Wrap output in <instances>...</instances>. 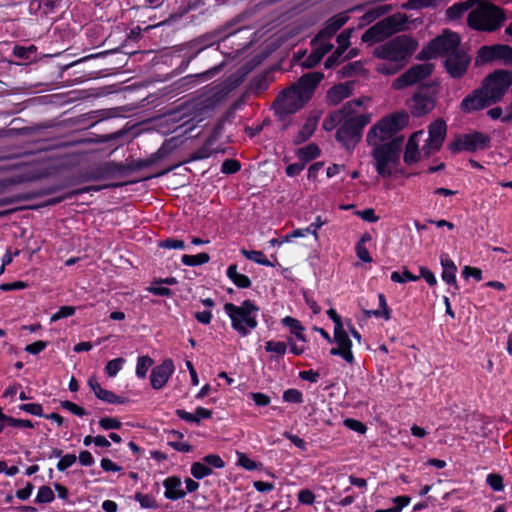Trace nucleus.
<instances>
[{"label": "nucleus", "instance_id": "nucleus-1", "mask_svg": "<svg viewBox=\"0 0 512 512\" xmlns=\"http://www.w3.org/2000/svg\"><path fill=\"white\" fill-rule=\"evenodd\" d=\"M365 98H358L348 101L337 112L335 118H338L339 127L336 131V140L348 151H352L360 142L364 127L371 122L370 113L358 114Z\"/></svg>", "mask_w": 512, "mask_h": 512}, {"label": "nucleus", "instance_id": "nucleus-2", "mask_svg": "<svg viewBox=\"0 0 512 512\" xmlns=\"http://www.w3.org/2000/svg\"><path fill=\"white\" fill-rule=\"evenodd\" d=\"M510 86L511 71L496 70L485 78L481 88L462 100L461 108L465 112H472L488 107L502 100Z\"/></svg>", "mask_w": 512, "mask_h": 512}, {"label": "nucleus", "instance_id": "nucleus-3", "mask_svg": "<svg viewBox=\"0 0 512 512\" xmlns=\"http://www.w3.org/2000/svg\"><path fill=\"white\" fill-rule=\"evenodd\" d=\"M323 79L320 72L303 75L297 83L284 90L276 99V113L284 117L301 109L311 98L316 86Z\"/></svg>", "mask_w": 512, "mask_h": 512}, {"label": "nucleus", "instance_id": "nucleus-4", "mask_svg": "<svg viewBox=\"0 0 512 512\" xmlns=\"http://www.w3.org/2000/svg\"><path fill=\"white\" fill-rule=\"evenodd\" d=\"M224 311L231 320V327L241 337L248 336L258 326L257 314L259 308L251 300H245L241 305L226 303Z\"/></svg>", "mask_w": 512, "mask_h": 512}, {"label": "nucleus", "instance_id": "nucleus-5", "mask_svg": "<svg viewBox=\"0 0 512 512\" xmlns=\"http://www.w3.org/2000/svg\"><path fill=\"white\" fill-rule=\"evenodd\" d=\"M407 122L408 115L406 113H395L384 117L368 131L366 136L368 145H383L392 141V137L403 129Z\"/></svg>", "mask_w": 512, "mask_h": 512}, {"label": "nucleus", "instance_id": "nucleus-6", "mask_svg": "<svg viewBox=\"0 0 512 512\" xmlns=\"http://www.w3.org/2000/svg\"><path fill=\"white\" fill-rule=\"evenodd\" d=\"M370 146L372 147L371 155L373 157L377 173L383 178L390 177L399 164V142L392 140L383 145L376 144Z\"/></svg>", "mask_w": 512, "mask_h": 512}, {"label": "nucleus", "instance_id": "nucleus-7", "mask_svg": "<svg viewBox=\"0 0 512 512\" xmlns=\"http://www.w3.org/2000/svg\"><path fill=\"white\" fill-rule=\"evenodd\" d=\"M468 24L477 30L493 31L504 21L502 11L493 4L481 3L468 14Z\"/></svg>", "mask_w": 512, "mask_h": 512}, {"label": "nucleus", "instance_id": "nucleus-8", "mask_svg": "<svg viewBox=\"0 0 512 512\" xmlns=\"http://www.w3.org/2000/svg\"><path fill=\"white\" fill-rule=\"evenodd\" d=\"M407 23V17L404 14L396 13L390 15L372 27H370L363 35L362 41L369 44L381 42L391 35L402 31Z\"/></svg>", "mask_w": 512, "mask_h": 512}, {"label": "nucleus", "instance_id": "nucleus-9", "mask_svg": "<svg viewBox=\"0 0 512 512\" xmlns=\"http://www.w3.org/2000/svg\"><path fill=\"white\" fill-rule=\"evenodd\" d=\"M416 50V43L408 36L401 35L377 47L374 54L386 61L402 62Z\"/></svg>", "mask_w": 512, "mask_h": 512}, {"label": "nucleus", "instance_id": "nucleus-10", "mask_svg": "<svg viewBox=\"0 0 512 512\" xmlns=\"http://www.w3.org/2000/svg\"><path fill=\"white\" fill-rule=\"evenodd\" d=\"M460 44V37L457 33L444 31L442 35L433 39L424 51L426 56L434 58L437 56H446L458 51Z\"/></svg>", "mask_w": 512, "mask_h": 512}, {"label": "nucleus", "instance_id": "nucleus-11", "mask_svg": "<svg viewBox=\"0 0 512 512\" xmlns=\"http://www.w3.org/2000/svg\"><path fill=\"white\" fill-rule=\"evenodd\" d=\"M490 137L481 132H473L459 137L454 143L449 145L451 152H459L461 150L474 152L483 150L489 146Z\"/></svg>", "mask_w": 512, "mask_h": 512}, {"label": "nucleus", "instance_id": "nucleus-12", "mask_svg": "<svg viewBox=\"0 0 512 512\" xmlns=\"http://www.w3.org/2000/svg\"><path fill=\"white\" fill-rule=\"evenodd\" d=\"M433 71V65L429 63H422L418 65L412 66L401 76L396 78L393 82V88L400 90L405 87L414 85L428 76L431 75Z\"/></svg>", "mask_w": 512, "mask_h": 512}, {"label": "nucleus", "instance_id": "nucleus-13", "mask_svg": "<svg viewBox=\"0 0 512 512\" xmlns=\"http://www.w3.org/2000/svg\"><path fill=\"white\" fill-rule=\"evenodd\" d=\"M481 62L500 61L505 65H512V48L508 45L483 46L478 52Z\"/></svg>", "mask_w": 512, "mask_h": 512}, {"label": "nucleus", "instance_id": "nucleus-14", "mask_svg": "<svg viewBox=\"0 0 512 512\" xmlns=\"http://www.w3.org/2000/svg\"><path fill=\"white\" fill-rule=\"evenodd\" d=\"M447 131L446 123L443 120H436L429 125V135L423 146L424 154L431 155L442 146Z\"/></svg>", "mask_w": 512, "mask_h": 512}, {"label": "nucleus", "instance_id": "nucleus-15", "mask_svg": "<svg viewBox=\"0 0 512 512\" xmlns=\"http://www.w3.org/2000/svg\"><path fill=\"white\" fill-rule=\"evenodd\" d=\"M469 63V55L464 50L459 49L448 55L445 60V67L453 78H460L466 73Z\"/></svg>", "mask_w": 512, "mask_h": 512}, {"label": "nucleus", "instance_id": "nucleus-16", "mask_svg": "<svg viewBox=\"0 0 512 512\" xmlns=\"http://www.w3.org/2000/svg\"><path fill=\"white\" fill-rule=\"evenodd\" d=\"M174 372V364L171 359L164 360L160 365L154 367L151 371V386L159 390L165 386L170 376Z\"/></svg>", "mask_w": 512, "mask_h": 512}, {"label": "nucleus", "instance_id": "nucleus-17", "mask_svg": "<svg viewBox=\"0 0 512 512\" xmlns=\"http://www.w3.org/2000/svg\"><path fill=\"white\" fill-rule=\"evenodd\" d=\"M353 29H345L337 36V49L326 59L325 68H332L342 61V56L347 48L350 46V38Z\"/></svg>", "mask_w": 512, "mask_h": 512}, {"label": "nucleus", "instance_id": "nucleus-18", "mask_svg": "<svg viewBox=\"0 0 512 512\" xmlns=\"http://www.w3.org/2000/svg\"><path fill=\"white\" fill-rule=\"evenodd\" d=\"M440 264L442 266V280L453 287L449 292L455 295L459 291V286L456 281L457 266L446 253L440 255Z\"/></svg>", "mask_w": 512, "mask_h": 512}, {"label": "nucleus", "instance_id": "nucleus-19", "mask_svg": "<svg viewBox=\"0 0 512 512\" xmlns=\"http://www.w3.org/2000/svg\"><path fill=\"white\" fill-rule=\"evenodd\" d=\"M90 389L94 392L95 396L109 404H124L126 400L123 397L117 396L112 391L106 390L101 387L95 377H90L88 380Z\"/></svg>", "mask_w": 512, "mask_h": 512}, {"label": "nucleus", "instance_id": "nucleus-20", "mask_svg": "<svg viewBox=\"0 0 512 512\" xmlns=\"http://www.w3.org/2000/svg\"><path fill=\"white\" fill-rule=\"evenodd\" d=\"M434 105V99L431 96L418 92L412 98V113L415 116L425 115L434 108Z\"/></svg>", "mask_w": 512, "mask_h": 512}, {"label": "nucleus", "instance_id": "nucleus-21", "mask_svg": "<svg viewBox=\"0 0 512 512\" xmlns=\"http://www.w3.org/2000/svg\"><path fill=\"white\" fill-rule=\"evenodd\" d=\"M352 83H340L333 86L327 92V101L331 105H337L352 94Z\"/></svg>", "mask_w": 512, "mask_h": 512}, {"label": "nucleus", "instance_id": "nucleus-22", "mask_svg": "<svg viewBox=\"0 0 512 512\" xmlns=\"http://www.w3.org/2000/svg\"><path fill=\"white\" fill-rule=\"evenodd\" d=\"M165 497L170 500L182 499L186 495V491L182 489L180 478L172 476L164 480Z\"/></svg>", "mask_w": 512, "mask_h": 512}, {"label": "nucleus", "instance_id": "nucleus-23", "mask_svg": "<svg viewBox=\"0 0 512 512\" xmlns=\"http://www.w3.org/2000/svg\"><path fill=\"white\" fill-rule=\"evenodd\" d=\"M349 17L344 14H338L330 18L326 24L325 27L319 31L320 38H329L331 39L334 34L348 21Z\"/></svg>", "mask_w": 512, "mask_h": 512}, {"label": "nucleus", "instance_id": "nucleus-24", "mask_svg": "<svg viewBox=\"0 0 512 512\" xmlns=\"http://www.w3.org/2000/svg\"><path fill=\"white\" fill-rule=\"evenodd\" d=\"M320 116L319 115H311L307 118L305 123L303 124L301 130L294 138L293 142L296 145H299L305 141H307L315 132L318 121Z\"/></svg>", "mask_w": 512, "mask_h": 512}, {"label": "nucleus", "instance_id": "nucleus-25", "mask_svg": "<svg viewBox=\"0 0 512 512\" xmlns=\"http://www.w3.org/2000/svg\"><path fill=\"white\" fill-rule=\"evenodd\" d=\"M424 135L423 131L414 133L408 140L404 153V161L407 164L414 163L419 158L418 140Z\"/></svg>", "mask_w": 512, "mask_h": 512}, {"label": "nucleus", "instance_id": "nucleus-26", "mask_svg": "<svg viewBox=\"0 0 512 512\" xmlns=\"http://www.w3.org/2000/svg\"><path fill=\"white\" fill-rule=\"evenodd\" d=\"M227 277L239 288H248L251 281L248 276L237 271V266L232 264L227 268Z\"/></svg>", "mask_w": 512, "mask_h": 512}, {"label": "nucleus", "instance_id": "nucleus-27", "mask_svg": "<svg viewBox=\"0 0 512 512\" xmlns=\"http://www.w3.org/2000/svg\"><path fill=\"white\" fill-rule=\"evenodd\" d=\"M319 155H320V149L314 143H310L309 145L299 148L296 151V156L305 165L307 162L316 159Z\"/></svg>", "mask_w": 512, "mask_h": 512}, {"label": "nucleus", "instance_id": "nucleus-28", "mask_svg": "<svg viewBox=\"0 0 512 512\" xmlns=\"http://www.w3.org/2000/svg\"><path fill=\"white\" fill-rule=\"evenodd\" d=\"M378 300H379V308L376 310H364V314L367 317L375 316V317H382L385 320H389L391 318V310L389 309L386 298L384 294L380 293L378 294Z\"/></svg>", "mask_w": 512, "mask_h": 512}, {"label": "nucleus", "instance_id": "nucleus-29", "mask_svg": "<svg viewBox=\"0 0 512 512\" xmlns=\"http://www.w3.org/2000/svg\"><path fill=\"white\" fill-rule=\"evenodd\" d=\"M324 225V222L321 220V217H317L314 222H312L309 226H306L304 229L294 230L289 236L286 237L284 241H288L290 237H304L307 234H313L317 236L318 230Z\"/></svg>", "mask_w": 512, "mask_h": 512}, {"label": "nucleus", "instance_id": "nucleus-30", "mask_svg": "<svg viewBox=\"0 0 512 512\" xmlns=\"http://www.w3.org/2000/svg\"><path fill=\"white\" fill-rule=\"evenodd\" d=\"M241 253L245 256L246 259L257 264L268 267L274 266V264L266 258L262 251L242 249Z\"/></svg>", "mask_w": 512, "mask_h": 512}, {"label": "nucleus", "instance_id": "nucleus-31", "mask_svg": "<svg viewBox=\"0 0 512 512\" xmlns=\"http://www.w3.org/2000/svg\"><path fill=\"white\" fill-rule=\"evenodd\" d=\"M312 48H314L318 53H320L323 57L325 54L330 52L333 48V44L330 42L329 38H320V33H318L311 41Z\"/></svg>", "mask_w": 512, "mask_h": 512}, {"label": "nucleus", "instance_id": "nucleus-32", "mask_svg": "<svg viewBox=\"0 0 512 512\" xmlns=\"http://www.w3.org/2000/svg\"><path fill=\"white\" fill-rule=\"evenodd\" d=\"M210 260V257L207 253H199L197 255H188L184 254L181 257V262L186 266H198L205 263H208Z\"/></svg>", "mask_w": 512, "mask_h": 512}, {"label": "nucleus", "instance_id": "nucleus-33", "mask_svg": "<svg viewBox=\"0 0 512 512\" xmlns=\"http://www.w3.org/2000/svg\"><path fill=\"white\" fill-rule=\"evenodd\" d=\"M388 12V9L385 6H378L374 7L370 10H368L362 17H361V25H367L375 21L380 16L384 15Z\"/></svg>", "mask_w": 512, "mask_h": 512}, {"label": "nucleus", "instance_id": "nucleus-34", "mask_svg": "<svg viewBox=\"0 0 512 512\" xmlns=\"http://www.w3.org/2000/svg\"><path fill=\"white\" fill-rule=\"evenodd\" d=\"M282 323L285 326L289 327L291 333H293L298 339L302 341L305 340L303 335L304 328L297 319L290 316H286L285 318H283Z\"/></svg>", "mask_w": 512, "mask_h": 512}, {"label": "nucleus", "instance_id": "nucleus-35", "mask_svg": "<svg viewBox=\"0 0 512 512\" xmlns=\"http://www.w3.org/2000/svg\"><path fill=\"white\" fill-rule=\"evenodd\" d=\"M153 365V360L149 356H140L137 359L136 365V376L138 378L144 379L147 375L149 368Z\"/></svg>", "mask_w": 512, "mask_h": 512}, {"label": "nucleus", "instance_id": "nucleus-36", "mask_svg": "<svg viewBox=\"0 0 512 512\" xmlns=\"http://www.w3.org/2000/svg\"><path fill=\"white\" fill-rule=\"evenodd\" d=\"M334 340L338 346L351 350L352 342L343 326L334 329Z\"/></svg>", "mask_w": 512, "mask_h": 512}, {"label": "nucleus", "instance_id": "nucleus-37", "mask_svg": "<svg viewBox=\"0 0 512 512\" xmlns=\"http://www.w3.org/2000/svg\"><path fill=\"white\" fill-rule=\"evenodd\" d=\"M191 474L196 479H203L212 474V468L208 467L204 462H195L191 466Z\"/></svg>", "mask_w": 512, "mask_h": 512}, {"label": "nucleus", "instance_id": "nucleus-38", "mask_svg": "<svg viewBox=\"0 0 512 512\" xmlns=\"http://www.w3.org/2000/svg\"><path fill=\"white\" fill-rule=\"evenodd\" d=\"M125 360L123 358H116L110 360L105 366V372L109 377H115L122 369Z\"/></svg>", "mask_w": 512, "mask_h": 512}, {"label": "nucleus", "instance_id": "nucleus-39", "mask_svg": "<svg viewBox=\"0 0 512 512\" xmlns=\"http://www.w3.org/2000/svg\"><path fill=\"white\" fill-rule=\"evenodd\" d=\"M418 279H419L418 276L413 275L406 268L403 270L402 273L394 271L391 274V280L395 283H405L407 281H417Z\"/></svg>", "mask_w": 512, "mask_h": 512}, {"label": "nucleus", "instance_id": "nucleus-40", "mask_svg": "<svg viewBox=\"0 0 512 512\" xmlns=\"http://www.w3.org/2000/svg\"><path fill=\"white\" fill-rule=\"evenodd\" d=\"M54 500V492L48 486H41L38 490L35 501L37 503H50Z\"/></svg>", "mask_w": 512, "mask_h": 512}, {"label": "nucleus", "instance_id": "nucleus-41", "mask_svg": "<svg viewBox=\"0 0 512 512\" xmlns=\"http://www.w3.org/2000/svg\"><path fill=\"white\" fill-rule=\"evenodd\" d=\"M135 500L139 502L142 508L155 509L157 508V502L153 496L148 494L136 493Z\"/></svg>", "mask_w": 512, "mask_h": 512}, {"label": "nucleus", "instance_id": "nucleus-42", "mask_svg": "<svg viewBox=\"0 0 512 512\" xmlns=\"http://www.w3.org/2000/svg\"><path fill=\"white\" fill-rule=\"evenodd\" d=\"M265 350L267 352H272L277 355H284L286 353L287 346L285 342L270 340L266 342Z\"/></svg>", "mask_w": 512, "mask_h": 512}, {"label": "nucleus", "instance_id": "nucleus-43", "mask_svg": "<svg viewBox=\"0 0 512 512\" xmlns=\"http://www.w3.org/2000/svg\"><path fill=\"white\" fill-rule=\"evenodd\" d=\"M36 52V47L34 45H30L28 47L24 46H15L13 49V54L20 59L29 60L31 55Z\"/></svg>", "mask_w": 512, "mask_h": 512}, {"label": "nucleus", "instance_id": "nucleus-44", "mask_svg": "<svg viewBox=\"0 0 512 512\" xmlns=\"http://www.w3.org/2000/svg\"><path fill=\"white\" fill-rule=\"evenodd\" d=\"M399 66L400 65L398 62L387 61V62L379 63L377 65L376 69L381 74L390 75V74L396 73Z\"/></svg>", "mask_w": 512, "mask_h": 512}, {"label": "nucleus", "instance_id": "nucleus-45", "mask_svg": "<svg viewBox=\"0 0 512 512\" xmlns=\"http://www.w3.org/2000/svg\"><path fill=\"white\" fill-rule=\"evenodd\" d=\"M75 313V308L72 307V306H62L59 308V310L54 313L51 318H50V321L51 322H56L62 318H66V317H70L72 315H74Z\"/></svg>", "mask_w": 512, "mask_h": 512}, {"label": "nucleus", "instance_id": "nucleus-46", "mask_svg": "<svg viewBox=\"0 0 512 512\" xmlns=\"http://www.w3.org/2000/svg\"><path fill=\"white\" fill-rule=\"evenodd\" d=\"M241 166L237 160L226 159L221 166V172L225 174H233L240 170Z\"/></svg>", "mask_w": 512, "mask_h": 512}, {"label": "nucleus", "instance_id": "nucleus-47", "mask_svg": "<svg viewBox=\"0 0 512 512\" xmlns=\"http://www.w3.org/2000/svg\"><path fill=\"white\" fill-rule=\"evenodd\" d=\"M283 400L289 403H301L303 400L302 393L297 389H288L283 393Z\"/></svg>", "mask_w": 512, "mask_h": 512}, {"label": "nucleus", "instance_id": "nucleus-48", "mask_svg": "<svg viewBox=\"0 0 512 512\" xmlns=\"http://www.w3.org/2000/svg\"><path fill=\"white\" fill-rule=\"evenodd\" d=\"M203 462L208 467H214V468H218V469L223 468L225 466V462L222 460V458L219 455H216V454L206 455L203 458Z\"/></svg>", "mask_w": 512, "mask_h": 512}, {"label": "nucleus", "instance_id": "nucleus-49", "mask_svg": "<svg viewBox=\"0 0 512 512\" xmlns=\"http://www.w3.org/2000/svg\"><path fill=\"white\" fill-rule=\"evenodd\" d=\"M486 481L494 491H502L504 488L503 478L499 474H488Z\"/></svg>", "mask_w": 512, "mask_h": 512}, {"label": "nucleus", "instance_id": "nucleus-50", "mask_svg": "<svg viewBox=\"0 0 512 512\" xmlns=\"http://www.w3.org/2000/svg\"><path fill=\"white\" fill-rule=\"evenodd\" d=\"M343 424L347 428H349L350 430H353V431L358 432L360 434H364L366 432V430H367L366 426L362 422H360V421H358L356 419L346 418L343 421Z\"/></svg>", "mask_w": 512, "mask_h": 512}, {"label": "nucleus", "instance_id": "nucleus-51", "mask_svg": "<svg viewBox=\"0 0 512 512\" xmlns=\"http://www.w3.org/2000/svg\"><path fill=\"white\" fill-rule=\"evenodd\" d=\"M19 409L31 415L43 416L42 406L38 403H27L19 406Z\"/></svg>", "mask_w": 512, "mask_h": 512}, {"label": "nucleus", "instance_id": "nucleus-52", "mask_svg": "<svg viewBox=\"0 0 512 512\" xmlns=\"http://www.w3.org/2000/svg\"><path fill=\"white\" fill-rule=\"evenodd\" d=\"M355 214L362 220L369 223H375L379 220V217L375 214V211L372 208L356 211Z\"/></svg>", "mask_w": 512, "mask_h": 512}, {"label": "nucleus", "instance_id": "nucleus-53", "mask_svg": "<svg viewBox=\"0 0 512 512\" xmlns=\"http://www.w3.org/2000/svg\"><path fill=\"white\" fill-rule=\"evenodd\" d=\"M99 425L104 430L120 429L122 423L117 418L104 417L99 420Z\"/></svg>", "mask_w": 512, "mask_h": 512}, {"label": "nucleus", "instance_id": "nucleus-54", "mask_svg": "<svg viewBox=\"0 0 512 512\" xmlns=\"http://www.w3.org/2000/svg\"><path fill=\"white\" fill-rule=\"evenodd\" d=\"M77 460V457L74 454H66L61 457L59 462L57 463V469L59 471H65L67 468L71 467Z\"/></svg>", "mask_w": 512, "mask_h": 512}, {"label": "nucleus", "instance_id": "nucleus-55", "mask_svg": "<svg viewBox=\"0 0 512 512\" xmlns=\"http://www.w3.org/2000/svg\"><path fill=\"white\" fill-rule=\"evenodd\" d=\"M332 355L341 356L346 362L352 363L354 361L353 353L350 349H345L343 347H335L330 350Z\"/></svg>", "mask_w": 512, "mask_h": 512}, {"label": "nucleus", "instance_id": "nucleus-56", "mask_svg": "<svg viewBox=\"0 0 512 512\" xmlns=\"http://www.w3.org/2000/svg\"><path fill=\"white\" fill-rule=\"evenodd\" d=\"M147 290L155 295L159 296H170L171 290L165 286H163L160 281H156L154 284H152L150 287L147 288Z\"/></svg>", "mask_w": 512, "mask_h": 512}, {"label": "nucleus", "instance_id": "nucleus-57", "mask_svg": "<svg viewBox=\"0 0 512 512\" xmlns=\"http://www.w3.org/2000/svg\"><path fill=\"white\" fill-rule=\"evenodd\" d=\"M61 407L63 409H66V410L70 411L71 413H73V414H75L77 416H80V417L86 415V411H85L84 408H82V407H80V406L76 405L75 403H73L71 401H68V400L62 401L61 402Z\"/></svg>", "mask_w": 512, "mask_h": 512}, {"label": "nucleus", "instance_id": "nucleus-58", "mask_svg": "<svg viewBox=\"0 0 512 512\" xmlns=\"http://www.w3.org/2000/svg\"><path fill=\"white\" fill-rule=\"evenodd\" d=\"M159 246L161 248H167V249H179L183 250L185 249V243L182 240L179 239H166L159 243Z\"/></svg>", "mask_w": 512, "mask_h": 512}, {"label": "nucleus", "instance_id": "nucleus-59", "mask_svg": "<svg viewBox=\"0 0 512 512\" xmlns=\"http://www.w3.org/2000/svg\"><path fill=\"white\" fill-rule=\"evenodd\" d=\"M462 276L465 279L473 277L476 281L482 280V271L476 267L464 266L462 269Z\"/></svg>", "mask_w": 512, "mask_h": 512}, {"label": "nucleus", "instance_id": "nucleus-60", "mask_svg": "<svg viewBox=\"0 0 512 512\" xmlns=\"http://www.w3.org/2000/svg\"><path fill=\"white\" fill-rule=\"evenodd\" d=\"M298 500L301 504L311 505L315 500V496L309 489H302L298 492Z\"/></svg>", "mask_w": 512, "mask_h": 512}, {"label": "nucleus", "instance_id": "nucleus-61", "mask_svg": "<svg viewBox=\"0 0 512 512\" xmlns=\"http://www.w3.org/2000/svg\"><path fill=\"white\" fill-rule=\"evenodd\" d=\"M48 345L46 341H36L25 347V351L32 354L37 355L41 351H43Z\"/></svg>", "mask_w": 512, "mask_h": 512}, {"label": "nucleus", "instance_id": "nucleus-62", "mask_svg": "<svg viewBox=\"0 0 512 512\" xmlns=\"http://www.w3.org/2000/svg\"><path fill=\"white\" fill-rule=\"evenodd\" d=\"M223 68V63L219 65H215L214 67L208 69L207 71H204L200 74L193 75L192 77L200 78L202 80H208L218 74Z\"/></svg>", "mask_w": 512, "mask_h": 512}, {"label": "nucleus", "instance_id": "nucleus-63", "mask_svg": "<svg viewBox=\"0 0 512 512\" xmlns=\"http://www.w3.org/2000/svg\"><path fill=\"white\" fill-rule=\"evenodd\" d=\"M356 254L358 258L361 259L363 262H372V257L370 256L368 249L362 243H357Z\"/></svg>", "mask_w": 512, "mask_h": 512}, {"label": "nucleus", "instance_id": "nucleus-64", "mask_svg": "<svg viewBox=\"0 0 512 512\" xmlns=\"http://www.w3.org/2000/svg\"><path fill=\"white\" fill-rule=\"evenodd\" d=\"M250 397L257 406H267L271 401L269 396L260 392L250 393Z\"/></svg>", "mask_w": 512, "mask_h": 512}]
</instances>
